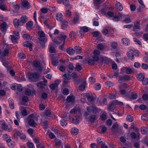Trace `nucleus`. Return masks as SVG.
<instances>
[{"mask_svg":"<svg viewBox=\"0 0 148 148\" xmlns=\"http://www.w3.org/2000/svg\"><path fill=\"white\" fill-rule=\"evenodd\" d=\"M7 24L5 22H3L0 25V29L1 31L3 33L6 32Z\"/></svg>","mask_w":148,"mask_h":148,"instance_id":"f8f14e48","label":"nucleus"},{"mask_svg":"<svg viewBox=\"0 0 148 148\" xmlns=\"http://www.w3.org/2000/svg\"><path fill=\"white\" fill-rule=\"evenodd\" d=\"M116 105L114 101L110 104L108 107V110L110 111H112L114 108V105Z\"/></svg>","mask_w":148,"mask_h":148,"instance_id":"c9c22d12","label":"nucleus"},{"mask_svg":"<svg viewBox=\"0 0 148 148\" xmlns=\"http://www.w3.org/2000/svg\"><path fill=\"white\" fill-rule=\"evenodd\" d=\"M134 26L133 28V30L135 31L136 29H140V21H136L134 23Z\"/></svg>","mask_w":148,"mask_h":148,"instance_id":"aec40b11","label":"nucleus"},{"mask_svg":"<svg viewBox=\"0 0 148 148\" xmlns=\"http://www.w3.org/2000/svg\"><path fill=\"white\" fill-rule=\"evenodd\" d=\"M65 15L66 16L69 17L71 15V12L69 10H67L65 13Z\"/></svg>","mask_w":148,"mask_h":148,"instance_id":"3c124183","label":"nucleus"},{"mask_svg":"<svg viewBox=\"0 0 148 148\" xmlns=\"http://www.w3.org/2000/svg\"><path fill=\"white\" fill-rule=\"evenodd\" d=\"M0 8L2 10H6V8L5 5L3 3V1L0 2Z\"/></svg>","mask_w":148,"mask_h":148,"instance_id":"a19ab883","label":"nucleus"},{"mask_svg":"<svg viewBox=\"0 0 148 148\" xmlns=\"http://www.w3.org/2000/svg\"><path fill=\"white\" fill-rule=\"evenodd\" d=\"M111 46L113 49H116L117 47L118 44L117 42H114L112 43Z\"/></svg>","mask_w":148,"mask_h":148,"instance_id":"a18cd8bd","label":"nucleus"},{"mask_svg":"<svg viewBox=\"0 0 148 148\" xmlns=\"http://www.w3.org/2000/svg\"><path fill=\"white\" fill-rule=\"evenodd\" d=\"M147 128L143 127L141 128V132L143 134L145 135L147 134Z\"/></svg>","mask_w":148,"mask_h":148,"instance_id":"7c9ffc66","label":"nucleus"},{"mask_svg":"<svg viewBox=\"0 0 148 148\" xmlns=\"http://www.w3.org/2000/svg\"><path fill=\"white\" fill-rule=\"evenodd\" d=\"M94 87L96 90H99L101 89V86L100 84H96L95 85Z\"/></svg>","mask_w":148,"mask_h":148,"instance_id":"69168bd1","label":"nucleus"},{"mask_svg":"<svg viewBox=\"0 0 148 148\" xmlns=\"http://www.w3.org/2000/svg\"><path fill=\"white\" fill-rule=\"evenodd\" d=\"M60 123L63 127H65L67 125V121L63 119H62L60 121Z\"/></svg>","mask_w":148,"mask_h":148,"instance_id":"79ce46f5","label":"nucleus"},{"mask_svg":"<svg viewBox=\"0 0 148 148\" xmlns=\"http://www.w3.org/2000/svg\"><path fill=\"white\" fill-rule=\"evenodd\" d=\"M28 123L29 125L32 127H35L37 125L36 123L34 121V120L38 121V119L35 117L33 114L30 115L28 117Z\"/></svg>","mask_w":148,"mask_h":148,"instance_id":"f03ea898","label":"nucleus"},{"mask_svg":"<svg viewBox=\"0 0 148 148\" xmlns=\"http://www.w3.org/2000/svg\"><path fill=\"white\" fill-rule=\"evenodd\" d=\"M66 100L69 103L73 102L75 101V97L73 95H70L67 97Z\"/></svg>","mask_w":148,"mask_h":148,"instance_id":"dca6fc26","label":"nucleus"},{"mask_svg":"<svg viewBox=\"0 0 148 148\" xmlns=\"http://www.w3.org/2000/svg\"><path fill=\"white\" fill-rule=\"evenodd\" d=\"M75 52L77 54H80L82 53V48L77 46H76L74 48Z\"/></svg>","mask_w":148,"mask_h":148,"instance_id":"4be33fe9","label":"nucleus"},{"mask_svg":"<svg viewBox=\"0 0 148 148\" xmlns=\"http://www.w3.org/2000/svg\"><path fill=\"white\" fill-rule=\"evenodd\" d=\"M127 120L129 122H132L133 121L134 118L131 115L127 116L126 118Z\"/></svg>","mask_w":148,"mask_h":148,"instance_id":"8fccbe9b","label":"nucleus"},{"mask_svg":"<svg viewBox=\"0 0 148 148\" xmlns=\"http://www.w3.org/2000/svg\"><path fill=\"white\" fill-rule=\"evenodd\" d=\"M121 71L122 73L125 72L126 73L130 74L134 72V70L133 69H131L129 67H123L121 69Z\"/></svg>","mask_w":148,"mask_h":148,"instance_id":"6e6552de","label":"nucleus"},{"mask_svg":"<svg viewBox=\"0 0 148 148\" xmlns=\"http://www.w3.org/2000/svg\"><path fill=\"white\" fill-rule=\"evenodd\" d=\"M118 127V125L117 123H116L113 125L112 127V131L113 132H115L116 130H117Z\"/></svg>","mask_w":148,"mask_h":148,"instance_id":"c85d7f7f","label":"nucleus"},{"mask_svg":"<svg viewBox=\"0 0 148 148\" xmlns=\"http://www.w3.org/2000/svg\"><path fill=\"white\" fill-rule=\"evenodd\" d=\"M133 40L136 44H138L139 45H142L141 42L138 39L136 38H134Z\"/></svg>","mask_w":148,"mask_h":148,"instance_id":"603ef678","label":"nucleus"},{"mask_svg":"<svg viewBox=\"0 0 148 148\" xmlns=\"http://www.w3.org/2000/svg\"><path fill=\"white\" fill-rule=\"evenodd\" d=\"M77 33L73 31H71L69 33V37L71 39L73 40L76 38Z\"/></svg>","mask_w":148,"mask_h":148,"instance_id":"6ab92c4d","label":"nucleus"},{"mask_svg":"<svg viewBox=\"0 0 148 148\" xmlns=\"http://www.w3.org/2000/svg\"><path fill=\"white\" fill-rule=\"evenodd\" d=\"M10 106L12 109H13L14 108V101L11 98H10L8 100Z\"/></svg>","mask_w":148,"mask_h":148,"instance_id":"2f4dec72","label":"nucleus"},{"mask_svg":"<svg viewBox=\"0 0 148 148\" xmlns=\"http://www.w3.org/2000/svg\"><path fill=\"white\" fill-rule=\"evenodd\" d=\"M143 99L144 101L148 100V94H143L142 96Z\"/></svg>","mask_w":148,"mask_h":148,"instance_id":"bf43d9fd","label":"nucleus"},{"mask_svg":"<svg viewBox=\"0 0 148 148\" xmlns=\"http://www.w3.org/2000/svg\"><path fill=\"white\" fill-rule=\"evenodd\" d=\"M87 111L85 112V115L88 116L92 112L93 113L97 112L99 109L96 107L94 106H90L87 107Z\"/></svg>","mask_w":148,"mask_h":148,"instance_id":"f257e3e1","label":"nucleus"},{"mask_svg":"<svg viewBox=\"0 0 148 148\" xmlns=\"http://www.w3.org/2000/svg\"><path fill=\"white\" fill-rule=\"evenodd\" d=\"M69 68L71 70L70 71V72H71L74 69V67L72 63H71L69 64Z\"/></svg>","mask_w":148,"mask_h":148,"instance_id":"13d9d810","label":"nucleus"},{"mask_svg":"<svg viewBox=\"0 0 148 148\" xmlns=\"http://www.w3.org/2000/svg\"><path fill=\"white\" fill-rule=\"evenodd\" d=\"M22 4L23 7L25 8L28 9L30 8V6L29 5L28 2L26 1H23Z\"/></svg>","mask_w":148,"mask_h":148,"instance_id":"412c9836","label":"nucleus"},{"mask_svg":"<svg viewBox=\"0 0 148 148\" xmlns=\"http://www.w3.org/2000/svg\"><path fill=\"white\" fill-rule=\"evenodd\" d=\"M119 87L120 89V91L121 94L125 95L126 93L125 89L126 88H127V84L125 83L121 84L119 85Z\"/></svg>","mask_w":148,"mask_h":148,"instance_id":"1a4fd4ad","label":"nucleus"},{"mask_svg":"<svg viewBox=\"0 0 148 148\" xmlns=\"http://www.w3.org/2000/svg\"><path fill=\"white\" fill-rule=\"evenodd\" d=\"M66 52L70 55H73L75 51L73 48H67L66 49Z\"/></svg>","mask_w":148,"mask_h":148,"instance_id":"f3484780","label":"nucleus"},{"mask_svg":"<svg viewBox=\"0 0 148 148\" xmlns=\"http://www.w3.org/2000/svg\"><path fill=\"white\" fill-rule=\"evenodd\" d=\"M93 53L94 56H98L100 54V51L97 50H95L93 51Z\"/></svg>","mask_w":148,"mask_h":148,"instance_id":"680f3d73","label":"nucleus"},{"mask_svg":"<svg viewBox=\"0 0 148 148\" xmlns=\"http://www.w3.org/2000/svg\"><path fill=\"white\" fill-rule=\"evenodd\" d=\"M116 3V8L118 10L122 11L123 9V7L122 4L119 2H117Z\"/></svg>","mask_w":148,"mask_h":148,"instance_id":"a878e982","label":"nucleus"},{"mask_svg":"<svg viewBox=\"0 0 148 148\" xmlns=\"http://www.w3.org/2000/svg\"><path fill=\"white\" fill-rule=\"evenodd\" d=\"M33 25V23L31 21L29 22L26 23L27 28L29 30L32 28Z\"/></svg>","mask_w":148,"mask_h":148,"instance_id":"58836bf2","label":"nucleus"},{"mask_svg":"<svg viewBox=\"0 0 148 148\" xmlns=\"http://www.w3.org/2000/svg\"><path fill=\"white\" fill-rule=\"evenodd\" d=\"M14 23L15 27L18 28L19 25H22L23 24L21 23L20 19H15L14 21Z\"/></svg>","mask_w":148,"mask_h":148,"instance_id":"2eb2a0df","label":"nucleus"},{"mask_svg":"<svg viewBox=\"0 0 148 148\" xmlns=\"http://www.w3.org/2000/svg\"><path fill=\"white\" fill-rule=\"evenodd\" d=\"M81 116H75L73 118L72 122L75 124H77L79 123L81 119Z\"/></svg>","mask_w":148,"mask_h":148,"instance_id":"9b49d317","label":"nucleus"},{"mask_svg":"<svg viewBox=\"0 0 148 148\" xmlns=\"http://www.w3.org/2000/svg\"><path fill=\"white\" fill-rule=\"evenodd\" d=\"M23 45L25 47H28L29 48V50L30 51H32V45L31 43L25 42L23 43Z\"/></svg>","mask_w":148,"mask_h":148,"instance_id":"bb28decb","label":"nucleus"},{"mask_svg":"<svg viewBox=\"0 0 148 148\" xmlns=\"http://www.w3.org/2000/svg\"><path fill=\"white\" fill-rule=\"evenodd\" d=\"M131 94L130 95L128 96V100L135 99L137 98L138 96L136 94L133 93L132 92H131Z\"/></svg>","mask_w":148,"mask_h":148,"instance_id":"4468645a","label":"nucleus"},{"mask_svg":"<svg viewBox=\"0 0 148 148\" xmlns=\"http://www.w3.org/2000/svg\"><path fill=\"white\" fill-rule=\"evenodd\" d=\"M122 42L125 45H127L130 44L129 40L126 38H123L122 39Z\"/></svg>","mask_w":148,"mask_h":148,"instance_id":"f704fd0d","label":"nucleus"},{"mask_svg":"<svg viewBox=\"0 0 148 148\" xmlns=\"http://www.w3.org/2000/svg\"><path fill=\"white\" fill-rule=\"evenodd\" d=\"M63 84L66 86L70 82V80L71 79V76L70 74H64L63 75Z\"/></svg>","mask_w":148,"mask_h":148,"instance_id":"39448f33","label":"nucleus"},{"mask_svg":"<svg viewBox=\"0 0 148 148\" xmlns=\"http://www.w3.org/2000/svg\"><path fill=\"white\" fill-rule=\"evenodd\" d=\"M97 48L100 50H103L104 48L103 45L101 44H98L97 46Z\"/></svg>","mask_w":148,"mask_h":148,"instance_id":"e2e57ef3","label":"nucleus"},{"mask_svg":"<svg viewBox=\"0 0 148 148\" xmlns=\"http://www.w3.org/2000/svg\"><path fill=\"white\" fill-rule=\"evenodd\" d=\"M41 12L43 13H46L48 12V9L45 8H42L41 9Z\"/></svg>","mask_w":148,"mask_h":148,"instance_id":"052dcab7","label":"nucleus"},{"mask_svg":"<svg viewBox=\"0 0 148 148\" xmlns=\"http://www.w3.org/2000/svg\"><path fill=\"white\" fill-rule=\"evenodd\" d=\"M3 138L4 140H6V141L7 140L10 139V136L7 134H4L3 136Z\"/></svg>","mask_w":148,"mask_h":148,"instance_id":"5fc2aeb1","label":"nucleus"},{"mask_svg":"<svg viewBox=\"0 0 148 148\" xmlns=\"http://www.w3.org/2000/svg\"><path fill=\"white\" fill-rule=\"evenodd\" d=\"M18 58L21 59H23L25 58V55L23 53H20L18 54Z\"/></svg>","mask_w":148,"mask_h":148,"instance_id":"4d7b16f0","label":"nucleus"},{"mask_svg":"<svg viewBox=\"0 0 148 148\" xmlns=\"http://www.w3.org/2000/svg\"><path fill=\"white\" fill-rule=\"evenodd\" d=\"M14 35H11V39L12 42L16 43H17V40L20 38L19 34L18 32L14 31L13 32Z\"/></svg>","mask_w":148,"mask_h":148,"instance_id":"423d86ee","label":"nucleus"},{"mask_svg":"<svg viewBox=\"0 0 148 148\" xmlns=\"http://www.w3.org/2000/svg\"><path fill=\"white\" fill-rule=\"evenodd\" d=\"M24 38L26 40H29L30 39V36L28 34H25L23 36Z\"/></svg>","mask_w":148,"mask_h":148,"instance_id":"6e6d98bb","label":"nucleus"},{"mask_svg":"<svg viewBox=\"0 0 148 148\" xmlns=\"http://www.w3.org/2000/svg\"><path fill=\"white\" fill-rule=\"evenodd\" d=\"M82 67L78 63H77L76 64L75 69L77 71H79L82 70Z\"/></svg>","mask_w":148,"mask_h":148,"instance_id":"09e8293b","label":"nucleus"},{"mask_svg":"<svg viewBox=\"0 0 148 148\" xmlns=\"http://www.w3.org/2000/svg\"><path fill=\"white\" fill-rule=\"evenodd\" d=\"M27 145L28 147L30 148H33L34 146L33 143L32 142H27Z\"/></svg>","mask_w":148,"mask_h":148,"instance_id":"338daca9","label":"nucleus"},{"mask_svg":"<svg viewBox=\"0 0 148 148\" xmlns=\"http://www.w3.org/2000/svg\"><path fill=\"white\" fill-rule=\"evenodd\" d=\"M34 66L36 67H39L40 68V71L42 70L41 66H40V63L39 62L35 60L34 62Z\"/></svg>","mask_w":148,"mask_h":148,"instance_id":"cd10ccee","label":"nucleus"},{"mask_svg":"<svg viewBox=\"0 0 148 148\" xmlns=\"http://www.w3.org/2000/svg\"><path fill=\"white\" fill-rule=\"evenodd\" d=\"M79 89L82 91H84L85 89V86L84 84H81L79 86Z\"/></svg>","mask_w":148,"mask_h":148,"instance_id":"0e129e2a","label":"nucleus"},{"mask_svg":"<svg viewBox=\"0 0 148 148\" xmlns=\"http://www.w3.org/2000/svg\"><path fill=\"white\" fill-rule=\"evenodd\" d=\"M31 75L35 79H38L39 77V74L37 73H32L31 74Z\"/></svg>","mask_w":148,"mask_h":148,"instance_id":"49530a36","label":"nucleus"},{"mask_svg":"<svg viewBox=\"0 0 148 148\" xmlns=\"http://www.w3.org/2000/svg\"><path fill=\"white\" fill-rule=\"evenodd\" d=\"M47 80L45 79L43 82H39L37 83V86L39 88H42L44 87L45 85V83H47Z\"/></svg>","mask_w":148,"mask_h":148,"instance_id":"ddd939ff","label":"nucleus"},{"mask_svg":"<svg viewBox=\"0 0 148 148\" xmlns=\"http://www.w3.org/2000/svg\"><path fill=\"white\" fill-rule=\"evenodd\" d=\"M79 20V16L78 15H76L74 17L72 21L73 23L76 24L77 23V22Z\"/></svg>","mask_w":148,"mask_h":148,"instance_id":"ea45409f","label":"nucleus"},{"mask_svg":"<svg viewBox=\"0 0 148 148\" xmlns=\"http://www.w3.org/2000/svg\"><path fill=\"white\" fill-rule=\"evenodd\" d=\"M21 23L23 24L26 22L28 21L27 17L26 16H22L20 19Z\"/></svg>","mask_w":148,"mask_h":148,"instance_id":"b1692460","label":"nucleus"},{"mask_svg":"<svg viewBox=\"0 0 148 148\" xmlns=\"http://www.w3.org/2000/svg\"><path fill=\"white\" fill-rule=\"evenodd\" d=\"M2 56L5 57L6 56H8L9 53V50L8 49H5L4 51H2Z\"/></svg>","mask_w":148,"mask_h":148,"instance_id":"37998d69","label":"nucleus"},{"mask_svg":"<svg viewBox=\"0 0 148 148\" xmlns=\"http://www.w3.org/2000/svg\"><path fill=\"white\" fill-rule=\"evenodd\" d=\"M119 16L122 18H125V19L124 21L126 23H129L131 22L130 19L128 17V16L127 15H124L122 13H119Z\"/></svg>","mask_w":148,"mask_h":148,"instance_id":"9d476101","label":"nucleus"},{"mask_svg":"<svg viewBox=\"0 0 148 148\" xmlns=\"http://www.w3.org/2000/svg\"><path fill=\"white\" fill-rule=\"evenodd\" d=\"M68 22L66 21H63L62 24V27L63 28H65L68 25Z\"/></svg>","mask_w":148,"mask_h":148,"instance_id":"864d4df0","label":"nucleus"},{"mask_svg":"<svg viewBox=\"0 0 148 148\" xmlns=\"http://www.w3.org/2000/svg\"><path fill=\"white\" fill-rule=\"evenodd\" d=\"M25 93L26 95L29 96H30L33 94V92L30 89L27 88L25 90Z\"/></svg>","mask_w":148,"mask_h":148,"instance_id":"393cba45","label":"nucleus"},{"mask_svg":"<svg viewBox=\"0 0 148 148\" xmlns=\"http://www.w3.org/2000/svg\"><path fill=\"white\" fill-rule=\"evenodd\" d=\"M56 19L60 21H61L63 19V16L62 13H57L56 15Z\"/></svg>","mask_w":148,"mask_h":148,"instance_id":"c756f323","label":"nucleus"},{"mask_svg":"<svg viewBox=\"0 0 148 148\" xmlns=\"http://www.w3.org/2000/svg\"><path fill=\"white\" fill-rule=\"evenodd\" d=\"M58 83L56 82L50 85L49 87L50 88L53 90H54L56 88L58 87Z\"/></svg>","mask_w":148,"mask_h":148,"instance_id":"72a5a7b5","label":"nucleus"},{"mask_svg":"<svg viewBox=\"0 0 148 148\" xmlns=\"http://www.w3.org/2000/svg\"><path fill=\"white\" fill-rule=\"evenodd\" d=\"M143 84L144 85H148V78H144L142 81Z\"/></svg>","mask_w":148,"mask_h":148,"instance_id":"de8ad7c7","label":"nucleus"},{"mask_svg":"<svg viewBox=\"0 0 148 148\" xmlns=\"http://www.w3.org/2000/svg\"><path fill=\"white\" fill-rule=\"evenodd\" d=\"M7 143L8 145L10 147L12 148L14 146V143L11 139L7 140Z\"/></svg>","mask_w":148,"mask_h":148,"instance_id":"a211bd4d","label":"nucleus"},{"mask_svg":"<svg viewBox=\"0 0 148 148\" xmlns=\"http://www.w3.org/2000/svg\"><path fill=\"white\" fill-rule=\"evenodd\" d=\"M144 75L142 73L138 74L137 75V79L138 80L142 81L145 78Z\"/></svg>","mask_w":148,"mask_h":148,"instance_id":"5701e85b","label":"nucleus"},{"mask_svg":"<svg viewBox=\"0 0 148 148\" xmlns=\"http://www.w3.org/2000/svg\"><path fill=\"white\" fill-rule=\"evenodd\" d=\"M87 97V99L90 102H92L95 100L94 98L92 96L90 95H88Z\"/></svg>","mask_w":148,"mask_h":148,"instance_id":"c03bdc74","label":"nucleus"},{"mask_svg":"<svg viewBox=\"0 0 148 148\" xmlns=\"http://www.w3.org/2000/svg\"><path fill=\"white\" fill-rule=\"evenodd\" d=\"M39 36V39L40 41L43 42H46L47 40L46 38L44 32L42 31H39L38 33Z\"/></svg>","mask_w":148,"mask_h":148,"instance_id":"0eeeda50","label":"nucleus"},{"mask_svg":"<svg viewBox=\"0 0 148 148\" xmlns=\"http://www.w3.org/2000/svg\"><path fill=\"white\" fill-rule=\"evenodd\" d=\"M47 94L46 92H43L41 95V97L42 98L45 99H46L47 97Z\"/></svg>","mask_w":148,"mask_h":148,"instance_id":"774afa93","label":"nucleus"},{"mask_svg":"<svg viewBox=\"0 0 148 148\" xmlns=\"http://www.w3.org/2000/svg\"><path fill=\"white\" fill-rule=\"evenodd\" d=\"M55 144L57 147H60L61 144V141L57 138H56L54 140Z\"/></svg>","mask_w":148,"mask_h":148,"instance_id":"4c0bfd02","label":"nucleus"},{"mask_svg":"<svg viewBox=\"0 0 148 148\" xmlns=\"http://www.w3.org/2000/svg\"><path fill=\"white\" fill-rule=\"evenodd\" d=\"M139 55L138 51L134 50H130V51L127 53V55L129 59L133 60L134 59V55L135 56H138Z\"/></svg>","mask_w":148,"mask_h":148,"instance_id":"7ed1b4c3","label":"nucleus"},{"mask_svg":"<svg viewBox=\"0 0 148 148\" xmlns=\"http://www.w3.org/2000/svg\"><path fill=\"white\" fill-rule=\"evenodd\" d=\"M71 132L75 135H76L78 134V130L75 127L72 128L71 130Z\"/></svg>","mask_w":148,"mask_h":148,"instance_id":"e433bc0d","label":"nucleus"},{"mask_svg":"<svg viewBox=\"0 0 148 148\" xmlns=\"http://www.w3.org/2000/svg\"><path fill=\"white\" fill-rule=\"evenodd\" d=\"M67 38V36L66 35H61L58 38V40L55 42V43L57 44H60L62 42V44L64 45L65 42V39Z\"/></svg>","mask_w":148,"mask_h":148,"instance_id":"20e7f679","label":"nucleus"},{"mask_svg":"<svg viewBox=\"0 0 148 148\" xmlns=\"http://www.w3.org/2000/svg\"><path fill=\"white\" fill-rule=\"evenodd\" d=\"M101 119L102 121L105 120L107 118L106 113L105 111H103L100 116Z\"/></svg>","mask_w":148,"mask_h":148,"instance_id":"473e14b6","label":"nucleus"}]
</instances>
